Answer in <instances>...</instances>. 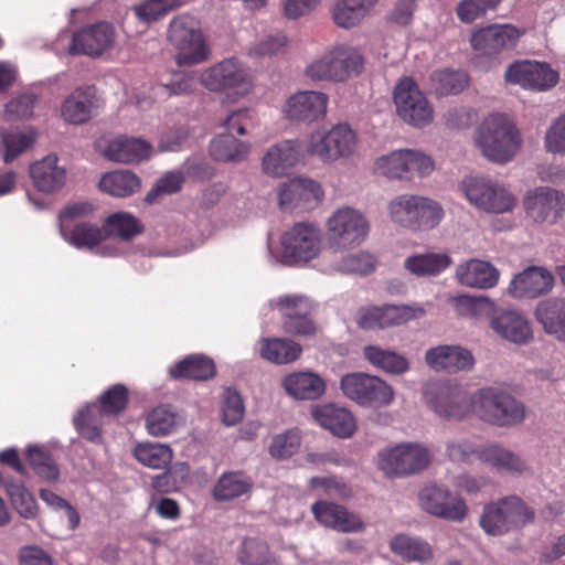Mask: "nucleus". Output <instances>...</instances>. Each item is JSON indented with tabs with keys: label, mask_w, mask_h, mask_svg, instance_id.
<instances>
[{
	"label": "nucleus",
	"mask_w": 565,
	"mask_h": 565,
	"mask_svg": "<svg viewBox=\"0 0 565 565\" xmlns=\"http://www.w3.org/2000/svg\"><path fill=\"white\" fill-rule=\"evenodd\" d=\"M475 145L489 161L504 164L513 160L522 146L515 122L504 114L486 117L475 131Z\"/></svg>",
	"instance_id": "1"
},
{
	"label": "nucleus",
	"mask_w": 565,
	"mask_h": 565,
	"mask_svg": "<svg viewBox=\"0 0 565 565\" xmlns=\"http://www.w3.org/2000/svg\"><path fill=\"white\" fill-rule=\"evenodd\" d=\"M471 414L495 427H512L526 416L524 404L501 387L487 386L472 394Z\"/></svg>",
	"instance_id": "2"
},
{
	"label": "nucleus",
	"mask_w": 565,
	"mask_h": 565,
	"mask_svg": "<svg viewBox=\"0 0 565 565\" xmlns=\"http://www.w3.org/2000/svg\"><path fill=\"white\" fill-rule=\"evenodd\" d=\"M363 66L364 58L355 47L338 44L308 64L306 75L312 81L343 82L358 76Z\"/></svg>",
	"instance_id": "3"
},
{
	"label": "nucleus",
	"mask_w": 565,
	"mask_h": 565,
	"mask_svg": "<svg viewBox=\"0 0 565 565\" xmlns=\"http://www.w3.org/2000/svg\"><path fill=\"white\" fill-rule=\"evenodd\" d=\"M387 209L393 223L412 231L431 230L444 217L439 203L419 195H398L390 201Z\"/></svg>",
	"instance_id": "4"
},
{
	"label": "nucleus",
	"mask_w": 565,
	"mask_h": 565,
	"mask_svg": "<svg viewBox=\"0 0 565 565\" xmlns=\"http://www.w3.org/2000/svg\"><path fill=\"white\" fill-rule=\"evenodd\" d=\"M459 189L473 207L490 214L510 213L518 203L505 184L484 177H466Z\"/></svg>",
	"instance_id": "5"
},
{
	"label": "nucleus",
	"mask_w": 565,
	"mask_h": 565,
	"mask_svg": "<svg viewBox=\"0 0 565 565\" xmlns=\"http://www.w3.org/2000/svg\"><path fill=\"white\" fill-rule=\"evenodd\" d=\"M534 520V510L520 497L510 495L487 504L479 523L488 535L498 536L532 523Z\"/></svg>",
	"instance_id": "6"
},
{
	"label": "nucleus",
	"mask_w": 565,
	"mask_h": 565,
	"mask_svg": "<svg viewBox=\"0 0 565 565\" xmlns=\"http://www.w3.org/2000/svg\"><path fill=\"white\" fill-rule=\"evenodd\" d=\"M168 38L177 50V63L192 66L209 58V47L199 22L191 15L182 14L169 24Z\"/></svg>",
	"instance_id": "7"
},
{
	"label": "nucleus",
	"mask_w": 565,
	"mask_h": 565,
	"mask_svg": "<svg viewBox=\"0 0 565 565\" xmlns=\"http://www.w3.org/2000/svg\"><path fill=\"white\" fill-rule=\"evenodd\" d=\"M370 225L363 213L344 206L335 210L327 221V244L333 252L361 245L369 235Z\"/></svg>",
	"instance_id": "8"
},
{
	"label": "nucleus",
	"mask_w": 565,
	"mask_h": 565,
	"mask_svg": "<svg viewBox=\"0 0 565 565\" xmlns=\"http://www.w3.org/2000/svg\"><path fill=\"white\" fill-rule=\"evenodd\" d=\"M269 306L280 315L284 332L295 337H310L316 333L313 312L317 303L310 297L302 294L281 295L271 299Z\"/></svg>",
	"instance_id": "9"
},
{
	"label": "nucleus",
	"mask_w": 565,
	"mask_h": 565,
	"mask_svg": "<svg viewBox=\"0 0 565 565\" xmlns=\"http://www.w3.org/2000/svg\"><path fill=\"white\" fill-rule=\"evenodd\" d=\"M280 262L288 266L306 265L321 252L320 231L309 223H297L280 237Z\"/></svg>",
	"instance_id": "10"
},
{
	"label": "nucleus",
	"mask_w": 565,
	"mask_h": 565,
	"mask_svg": "<svg viewBox=\"0 0 565 565\" xmlns=\"http://www.w3.org/2000/svg\"><path fill=\"white\" fill-rule=\"evenodd\" d=\"M340 388L345 397L361 406L383 407L394 398V391L385 381L362 372L343 375Z\"/></svg>",
	"instance_id": "11"
},
{
	"label": "nucleus",
	"mask_w": 565,
	"mask_h": 565,
	"mask_svg": "<svg viewBox=\"0 0 565 565\" xmlns=\"http://www.w3.org/2000/svg\"><path fill=\"white\" fill-rule=\"evenodd\" d=\"M430 460V452L423 445L399 444L379 454V468L387 476L405 477L425 470Z\"/></svg>",
	"instance_id": "12"
},
{
	"label": "nucleus",
	"mask_w": 565,
	"mask_h": 565,
	"mask_svg": "<svg viewBox=\"0 0 565 565\" xmlns=\"http://www.w3.org/2000/svg\"><path fill=\"white\" fill-rule=\"evenodd\" d=\"M397 115L414 127H425L434 119V109L411 77L402 78L394 90Z\"/></svg>",
	"instance_id": "13"
},
{
	"label": "nucleus",
	"mask_w": 565,
	"mask_h": 565,
	"mask_svg": "<svg viewBox=\"0 0 565 565\" xmlns=\"http://www.w3.org/2000/svg\"><path fill=\"white\" fill-rule=\"evenodd\" d=\"M418 503L426 513L450 522L460 523L469 513L460 495L437 483H429L419 491Z\"/></svg>",
	"instance_id": "14"
},
{
	"label": "nucleus",
	"mask_w": 565,
	"mask_h": 565,
	"mask_svg": "<svg viewBox=\"0 0 565 565\" xmlns=\"http://www.w3.org/2000/svg\"><path fill=\"white\" fill-rule=\"evenodd\" d=\"M424 397L428 406L440 417L463 419L471 415L472 395L469 397L458 385L431 383Z\"/></svg>",
	"instance_id": "15"
},
{
	"label": "nucleus",
	"mask_w": 565,
	"mask_h": 565,
	"mask_svg": "<svg viewBox=\"0 0 565 565\" xmlns=\"http://www.w3.org/2000/svg\"><path fill=\"white\" fill-rule=\"evenodd\" d=\"M200 79L201 84L211 92L228 89L237 96L247 94L252 87L248 71L236 58L223 60L204 70Z\"/></svg>",
	"instance_id": "16"
},
{
	"label": "nucleus",
	"mask_w": 565,
	"mask_h": 565,
	"mask_svg": "<svg viewBox=\"0 0 565 565\" xmlns=\"http://www.w3.org/2000/svg\"><path fill=\"white\" fill-rule=\"evenodd\" d=\"M356 146V136L348 125H337L328 131L311 135L308 151L323 162L351 156Z\"/></svg>",
	"instance_id": "17"
},
{
	"label": "nucleus",
	"mask_w": 565,
	"mask_h": 565,
	"mask_svg": "<svg viewBox=\"0 0 565 565\" xmlns=\"http://www.w3.org/2000/svg\"><path fill=\"white\" fill-rule=\"evenodd\" d=\"M523 209L535 223L555 224L563 215L565 195L551 186L527 190L523 198Z\"/></svg>",
	"instance_id": "18"
},
{
	"label": "nucleus",
	"mask_w": 565,
	"mask_h": 565,
	"mask_svg": "<svg viewBox=\"0 0 565 565\" xmlns=\"http://www.w3.org/2000/svg\"><path fill=\"white\" fill-rule=\"evenodd\" d=\"M504 75L512 84L539 92L554 87L559 79L558 73L548 64L535 61L515 62L507 68Z\"/></svg>",
	"instance_id": "19"
},
{
	"label": "nucleus",
	"mask_w": 565,
	"mask_h": 565,
	"mask_svg": "<svg viewBox=\"0 0 565 565\" xmlns=\"http://www.w3.org/2000/svg\"><path fill=\"white\" fill-rule=\"evenodd\" d=\"M322 199L321 185L307 178L291 179L279 191V203L285 209L309 211L315 209Z\"/></svg>",
	"instance_id": "20"
},
{
	"label": "nucleus",
	"mask_w": 565,
	"mask_h": 565,
	"mask_svg": "<svg viewBox=\"0 0 565 565\" xmlns=\"http://www.w3.org/2000/svg\"><path fill=\"white\" fill-rule=\"evenodd\" d=\"M115 41V30L111 24L99 22L84 28L72 36L68 53L98 56L108 50Z\"/></svg>",
	"instance_id": "21"
},
{
	"label": "nucleus",
	"mask_w": 565,
	"mask_h": 565,
	"mask_svg": "<svg viewBox=\"0 0 565 565\" xmlns=\"http://www.w3.org/2000/svg\"><path fill=\"white\" fill-rule=\"evenodd\" d=\"M553 275L543 267L531 266L516 274L508 287V294L516 299H534L552 290Z\"/></svg>",
	"instance_id": "22"
},
{
	"label": "nucleus",
	"mask_w": 565,
	"mask_h": 565,
	"mask_svg": "<svg viewBox=\"0 0 565 565\" xmlns=\"http://www.w3.org/2000/svg\"><path fill=\"white\" fill-rule=\"evenodd\" d=\"M520 31L511 24H493L472 33L470 43L476 51L494 54L516 45Z\"/></svg>",
	"instance_id": "23"
},
{
	"label": "nucleus",
	"mask_w": 565,
	"mask_h": 565,
	"mask_svg": "<svg viewBox=\"0 0 565 565\" xmlns=\"http://www.w3.org/2000/svg\"><path fill=\"white\" fill-rule=\"evenodd\" d=\"M311 512L318 523L341 533L360 532L364 529L362 520L355 513L329 501L315 502Z\"/></svg>",
	"instance_id": "24"
},
{
	"label": "nucleus",
	"mask_w": 565,
	"mask_h": 565,
	"mask_svg": "<svg viewBox=\"0 0 565 565\" xmlns=\"http://www.w3.org/2000/svg\"><path fill=\"white\" fill-rule=\"evenodd\" d=\"M425 362L435 371L448 373L470 371L475 365V358L470 350L461 345H438L425 353Z\"/></svg>",
	"instance_id": "25"
},
{
	"label": "nucleus",
	"mask_w": 565,
	"mask_h": 565,
	"mask_svg": "<svg viewBox=\"0 0 565 565\" xmlns=\"http://www.w3.org/2000/svg\"><path fill=\"white\" fill-rule=\"evenodd\" d=\"M477 458L481 463L499 473L522 475L529 470L527 462L519 454L499 443L481 446Z\"/></svg>",
	"instance_id": "26"
},
{
	"label": "nucleus",
	"mask_w": 565,
	"mask_h": 565,
	"mask_svg": "<svg viewBox=\"0 0 565 565\" xmlns=\"http://www.w3.org/2000/svg\"><path fill=\"white\" fill-rule=\"evenodd\" d=\"M301 143L298 140H282L265 152L262 170L267 175L282 177L300 160Z\"/></svg>",
	"instance_id": "27"
},
{
	"label": "nucleus",
	"mask_w": 565,
	"mask_h": 565,
	"mask_svg": "<svg viewBox=\"0 0 565 565\" xmlns=\"http://www.w3.org/2000/svg\"><path fill=\"white\" fill-rule=\"evenodd\" d=\"M328 96L321 92L305 90L292 95L286 103L285 113L291 120L315 121L326 115Z\"/></svg>",
	"instance_id": "28"
},
{
	"label": "nucleus",
	"mask_w": 565,
	"mask_h": 565,
	"mask_svg": "<svg viewBox=\"0 0 565 565\" xmlns=\"http://www.w3.org/2000/svg\"><path fill=\"white\" fill-rule=\"evenodd\" d=\"M499 276V270L491 263L477 258L459 264L455 271V277L461 286L475 289L495 287Z\"/></svg>",
	"instance_id": "29"
},
{
	"label": "nucleus",
	"mask_w": 565,
	"mask_h": 565,
	"mask_svg": "<svg viewBox=\"0 0 565 565\" xmlns=\"http://www.w3.org/2000/svg\"><path fill=\"white\" fill-rule=\"evenodd\" d=\"M106 159L118 163H138L151 154V145L141 138L119 136L111 139L104 149Z\"/></svg>",
	"instance_id": "30"
},
{
	"label": "nucleus",
	"mask_w": 565,
	"mask_h": 565,
	"mask_svg": "<svg viewBox=\"0 0 565 565\" xmlns=\"http://www.w3.org/2000/svg\"><path fill=\"white\" fill-rule=\"evenodd\" d=\"M98 106L96 90L93 86L78 87L62 104V116L65 121L81 125L90 119Z\"/></svg>",
	"instance_id": "31"
},
{
	"label": "nucleus",
	"mask_w": 565,
	"mask_h": 565,
	"mask_svg": "<svg viewBox=\"0 0 565 565\" xmlns=\"http://www.w3.org/2000/svg\"><path fill=\"white\" fill-rule=\"evenodd\" d=\"M490 327L502 339L520 345L529 343L533 337L529 321L512 310L502 311L498 316L493 315Z\"/></svg>",
	"instance_id": "32"
},
{
	"label": "nucleus",
	"mask_w": 565,
	"mask_h": 565,
	"mask_svg": "<svg viewBox=\"0 0 565 565\" xmlns=\"http://www.w3.org/2000/svg\"><path fill=\"white\" fill-rule=\"evenodd\" d=\"M30 177L34 186L44 193H54L66 182V171L57 164V157L54 154H49L31 164Z\"/></svg>",
	"instance_id": "33"
},
{
	"label": "nucleus",
	"mask_w": 565,
	"mask_h": 565,
	"mask_svg": "<svg viewBox=\"0 0 565 565\" xmlns=\"http://www.w3.org/2000/svg\"><path fill=\"white\" fill-rule=\"evenodd\" d=\"M285 392L300 401H312L319 398L326 391L323 379L310 371L289 373L281 380Z\"/></svg>",
	"instance_id": "34"
},
{
	"label": "nucleus",
	"mask_w": 565,
	"mask_h": 565,
	"mask_svg": "<svg viewBox=\"0 0 565 565\" xmlns=\"http://www.w3.org/2000/svg\"><path fill=\"white\" fill-rule=\"evenodd\" d=\"M319 425L340 438L350 437L356 429L353 415L344 407L327 404L315 411Z\"/></svg>",
	"instance_id": "35"
},
{
	"label": "nucleus",
	"mask_w": 565,
	"mask_h": 565,
	"mask_svg": "<svg viewBox=\"0 0 565 565\" xmlns=\"http://www.w3.org/2000/svg\"><path fill=\"white\" fill-rule=\"evenodd\" d=\"M60 233L63 238L78 249L89 252L100 245L106 239V232L103 227L87 222H77L71 224L61 223Z\"/></svg>",
	"instance_id": "36"
},
{
	"label": "nucleus",
	"mask_w": 565,
	"mask_h": 565,
	"mask_svg": "<svg viewBox=\"0 0 565 565\" xmlns=\"http://www.w3.org/2000/svg\"><path fill=\"white\" fill-rule=\"evenodd\" d=\"M390 550L405 562L426 564L434 558L431 545L419 536L397 534L390 541Z\"/></svg>",
	"instance_id": "37"
},
{
	"label": "nucleus",
	"mask_w": 565,
	"mask_h": 565,
	"mask_svg": "<svg viewBox=\"0 0 565 565\" xmlns=\"http://www.w3.org/2000/svg\"><path fill=\"white\" fill-rule=\"evenodd\" d=\"M539 322L545 332L565 342V299L548 298L541 301L535 310Z\"/></svg>",
	"instance_id": "38"
},
{
	"label": "nucleus",
	"mask_w": 565,
	"mask_h": 565,
	"mask_svg": "<svg viewBox=\"0 0 565 565\" xmlns=\"http://www.w3.org/2000/svg\"><path fill=\"white\" fill-rule=\"evenodd\" d=\"M236 557L241 565H281L267 542L259 537L243 539L236 548Z\"/></svg>",
	"instance_id": "39"
},
{
	"label": "nucleus",
	"mask_w": 565,
	"mask_h": 565,
	"mask_svg": "<svg viewBox=\"0 0 565 565\" xmlns=\"http://www.w3.org/2000/svg\"><path fill=\"white\" fill-rule=\"evenodd\" d=\"M302 348L299 343L285 338H263L259 355L278 365L289 364L299 359Z\"/></svg>",
	"instance_id": "40"
},
{
	"label": "nucleus",
	"mask_w": 565,
	"mask_h": 565,
	"mask_svg": "<svg viewBox=\"0 0 565 565\" xmlns=\"http://www.w3.org/2000/svg\"><path fill=\"white\" fill-rule=\"evenodd\" d=\"M377 0H338L332 9L334 23L342 29L360 24L375 7Z\"/></svg>",
	"instance_id": "41"
},
{
	"label": "nucleus",
	"mask_w": 565,
	"mask_h": 565,
	"mask_svg": "<svg viewBox=\"0 0 565 565\" xmlns=\"http://www.w3.org/2000/svg\"><path fill=\"white\" fill-rule=\"evenodd\" d=\"M363 355L373 366L388 374L402 375L411 367L406 356L377 345L364 347Z\"/></svg>",
	"instance_id": "42"
},
{
	"label": "nucleus",
	"mask_w": 565,
	"mask_h": 565,
	"mask_svg": "<svg viewBox=\"0 0 565 565\" xmlns=\"http://www.w3.org/2000/svg\"><path fill=\"white\" fill-rule=\"evenodd\" d=\"M99 188L111 196L126 198L140 190L141 180L129 170H116L102 177Z\"/></svg>",
	"instance_id": "43"
},
{
	"label": "nucleus",
	"mask_w": 565,
	"mask_h": 565,
	"mask_svg": "<svg viewBox=\"0 0 565 565\" xmlns=\"http://www.w3.org/2000/svg\"><path fill=\"white\" fill-rule=\"evenodd\" d=\"M248 151V145L232 134H221L210 143L211 157L221 162H241L247 157Z\"/></svg>",
	"instance_id": "44"
},
{
	"label": "nucleus",
	"mask_w": 565,
	"mask_h": 565,
	"mask_svg": "<svg viewBox=\"0 0 565 565\" xmlns=\"http://www.w3.org/2000/svg\"><path fill=\"white\" fill-rule=\"evenodd\" d=\"M451 258L445 253H427L409 256L404 267L415 276H436L451 265Z\"/></svg>",
	"instance_id": "45"
},
{
	"label": "nucleus",
	"mask_w": 565,
	"mask_h": 565,
	"mask_svg": "<svg viewBox=\"0 0 565 565\" xmlns=\"http://www.w3.org/2000/svg\"><path fill=\"white\" fill-rule=\"evenodd\" d=\"M174 379L186 377L195 381H206L215 375L214 362L203 355H190L170 369Z\"/></svg>",
	"instance_id": "46"
},
{
	"label": "nucleus",
	"mask_w": 565,
	"mask_h": 565,
	"mask_svg": "<svg viewBox=\"0 0 565 565\" xmlns=\"http://www.w3.org/2000/svg\"><path fill=\"white\" fill-rule=\"evenodd\" d=\"M252 480L243 472L223 473L213 489L216 501H231L247 493L252 488Z\"/></svg>",
	"instance_id": "47"
},
{
	"label": "nucleus",
	"mask_w": 565,
	"mask_h": 565,
	"mask_svg": "<svg viewBox=\"0 0 565 565\" xmlns=\"http://www.w3.org/2000/svg\"><path fill=\"white\" fill-rule=\"evenodd\" d=\"M456 312L472 319H491L495 313V302L487 296L459 295L452 299Z\"/></svg>",
	"instance_id": "48"
},
{
	"label": "nucleus",
	"mask_w": 565,
	"mask_h": 565,
	"mask_svg": "<svg viewBox=\"0 0 565 565\" xmlns=\"http://www.w3.org/2000/svg\"><path fill=\"white\" fill-rule=\"evenodd\" d=\"M104 230L106 238L115 236L121 241H129L143 231V225L132 214L118 212L107 217Z\"/></svg>",
	"instance_id": "49"
},
{
	"label": "nucleus",
	"mask_w": 565,
	"mask_h": 565,
	"mask_svg": "<svg viewBox=\"0 0 565 565\" xmlns=\"http://www.w3.org/2000/svg\"><path fill=\"white\" fill-rule=\"evenodd\" d=\"M134 454L141 465L152 469H164L173 457V452L168 445L154 443L138 444Z\"/></svg>",
	"instance_id": "50"
},
{
	"label": "nucleus",
	"mask_w": 565,
	"mask_h": 565,
	"mask_svg": "<svg viewBox=\"0 0 565 565\" xmlns=\"http://www.w3.org/2000/svg\"><path fill=\"white\" fill-rule=\"evenodd\" d=\"M467 84L468 77L461 71L438 70L430 74V88L438 96L458 94Z\"/></svg>",
	"instance_id": "51"
},
{
	"label": "nucleus",
	"mask_w": 565,
	"mask_h": 565,
	"mask_svg": "<svg viewBox=\"0 0 565 565\" xmlns=\"http://www.w3.org/2000/svg\"><path fill=\"white\" fill-rule=\"evenodd\" d=\"M407 149H399L379 157L374 162V171L391 180H407Z\"/></svg>",
	"instance_id": "52"
},
{
	"label": "nucleus",
	"mask_w": 565,
	"mask_h": 565,
	"mask_svg": "<svg viewBox=\"0 0 565 565\" xmlns=\"http://www.w3.org/2000/svg\"><path fill=\"white\" fill-rule=\"evenodd\" d=\"M1 145L3 148V161L9 163L29 149L35 141V134L29 129L25 131H1Z\"/></svg>",
	"instance_id": "53"
},
{
	"label": "nucleus",
	"mask_w": 565,
	"mask_h": 565,
	"mask_svg": "<svg viewBox=\"0 0 565 565\" xmlns=\"http://www.w3.org/2000/svg\"><path fill=\"white\" fill-rule=\"evenodd\" d=\"M178 424V414L170 406L161 405L148 415L146 426L152 436H167L175 430Z\"/></svg>",
	"instance_id": "54"
},
{
	"label": "nucleus",
	"mask_w": 565,
	"mask_h": 565,
	"mask_svg": "<svg viewBox=\"0 0 565 565\" xmlns=\"http://www.w3.org/2000/svg\"><path fill=\"white\" fill-rule=\"evenodd\" d=\"M102 415L97 405L87 406L77 413L73 423L82 437L98 444L102 441L100 423L98 420Z\"/></svg>",
	"instance_id": "55"
},
{
	"label": "nucleus",
	"mask_w": 565,
	"mask_h": 565,
	"mask_svg": "<svg viewBox=\"0 0 565 565\" xmlns=\"http://www.w3.org/2000/svg\"><path fill=\"white\" fill-rule=\"evenodd\" d=\"M180 4V0H143L135 4L132 10L139 21L149 24L177 9Z\"/></svg>",
	"instance_id": "56"
},
{
	"label": "nucleus",
	"mask_w": 565,
	"mask_h": 565,
	"mask_svg": "<svg viewBox=\"0 0 565 565\" xmlns=\"http://www.w3.org/2000/svg\"><path fill=\"white\" fill-rule=\"evenodd\" d=\"M300 445L301 436L299 430L289 429L273 437L268 451L273 458L282 460L295 455Z\"/></svg>",
	"instance_id": "57"
},
{
	"label": "nucleus",
	"mask_w": 565,
	"mask_h": 565,
	"mask_svg": "<svg viewBox=\"0 0 565 565\" xmlns=\"http://www.w3.org/2000/svg\"><path fill=\"white\" fill-rule=\"evenodd\" d=\"M376 267L375 257L367 252H358L343 256L335 265V269L344 274L367 275Z\"/></svg>",
	"instance_id": "58"
},
{
	"label": "nucleus",
	"mask_w": 565,
	"mask_h": 565,
	"mask_svg": "<svg viewBox=\"0 0 565 565\" xmlns=\"http://www.w3.org/2000/svg\"><path fill=\"white\" fill-rule=\"evenodd\" d=\"M7 493L10 498L12 507L22 518H35V500L22 483H9L7 486Z\"/></svg>",
	"instance_id": "59"
},
{
	"label": "nucleus",
	"mask_w": 565,
	"mask_h": 565,
	"mask_svg": "<svg viewBox=\"0 0 565 565\" xmlns=\"http://www.w3.org/2000/svg\"><path fill=\"white\" fill-rule=\"evenodd\" d=\"M30 465L35 472L45 480L54 481L58 478V469L50 455L40 447H29L26 451Z\"/></svg>",
	"instance_id": "60"
},
{
	"label": "nucleus",
	"mask_w": 565,
	"mask_h": 565,
	"mask_svg": "<svg viewBox=\"0 0 565 565\" xmlns=\"http://www.w3.org/2000/svg\"><path fill=\"white\" fill-rule=\"evenodd\" d=\"M500 2L501 0H461L456 8V13L461 22L472 23L489 10H494Z\"/></svg>",
	"instance_id": "61"
},
{
	"label": "nucleus",
	"mask_w": 565,
	"mask_h": 565,
	"mask_svg": "<svg viewBox=\"0 0 565 565\" xmlns=\"http://www.w3.org/2000/svg\"><path fill=\"white\" fill-rule=\"evenodd\" d=\"M38 100L35 94L23 93L7 103L4 116L8 120L29 119L33 115V108Z\"/></svg>",
	"instance_id": "62"
},
{
	"label": "nucleus",
	"mask_w": 565,
	"mask_h": 565,
	"mask_svg": "<svg viewBox=\"0 0 565 565\" xmlns=\"http://www.w3.org/2000/svg\"><path fill=\"white\" fill-rule=\"evenodd\" d=\"M407 168L406 178L411 180L414 175L418 178H425L431 174L435 170L434 160L426 153L415 150L407 149Z\"/></svg>",
	"instance_id": "63"
},
{
	"label": "nucleus",
	"mask_w": 565,
	"mask_h": 565,
	"mask_svg": "<svg viewBox=\"0 0 565 565\" xmlns=\"http://www.w3.org/2000/svg\"><path fill=\"white\" fill-rule=\"evenodd\" d=\"M544 145L548 152H565V113L555 118L547 128Z\"/></svg>",
	"instance_id": "64"
}]
</instances>
